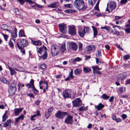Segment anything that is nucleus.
Here are the masks:
<instances>
[{"instance_id": "obj_38", "label": "nucleus", "mask_w": 130, "mask_h": 130, "mask_svg": "<svg viewBox=\"0 0 130 130\" xmlns=\"http://www.w3.org/2000/svg\"><path fill=\"white\" fill-rule=\"evenodd\" d=\"M47 65L45 63L41 64L40 66V68L42 69H44L46 68Z\"/></svg>"}, {"instance_id": "obj_44", "label": "nucleus", "mask_w": 130, "mask_h": 130, "mask_svg": "<svg viewBox=\"0 0 130 130\" xmlns=\"http://www.w3.org/2000/svg\"><path fill=\"white\" fill-rule=\"evenodd\" d=\"M18 71L20 72H24L25 69L22 67L18 66Z\"/></svg>"}, {"instance_id": "obj_63", "label": "nucleus", "mask_w": 130, "mask_h": 130, "mask_svg": "<svg viewBox=\"0 0 130 130\" xmlns=\"http://www.w3.org/2000/svg\"><path fill=\"white\" fill-rule=\"evenodd\" d=\"M10 72V74L11 75H13L14 74H16L17 73L16 72L12 70V69Z\"/></svg>"}, {"instance_id": "obj_50", "label": "nucleus", "mask_w": 130, "mask_h": 130, "mask_svg": "<svg viewBox=\"0 0 130 130\" xmlns=\"http://www.w3.org/2000/svg\"><path fill=\"white\" fill-rule=\"evenodd\" d=\"M27 95L30 98H35L33 94L31 93H27Z\"/></svg>"}, {"instance_id": "obj_18", "label": "nucleus", "mask_w": 130, "mask_h": 130, "mask_svg": "<svg viewBox=\"0 0 130 130\" xmlns=\"http://www.w3.org/2000/svg\"><path fill=\"white\" fill-rule=\"evenodd\" d=\"M73 106L74 107H79V106H82V103L78 102L76 101L73 100L72 102Z\"/></svg>"}, {"instance_id": "obj_6", "label": "nucleus", "mask_w": 130, "mask_h": 130, "mask_svg": "<svg viewBox=\"0 0 130 130\" xmlns=\"http://www.w3.org/2000/svg\"><path fill=\"white\" fill-rule=\"evenodd\" d=\"M95 49V47L94 45H90L85 48V53L89 54L92 51H94Z\"/></svg>"}, {"instance_id": "obj_53", "label": "nucleus", "mask_w": 130, "mask_h": 130, "mask_svg": "<svg viewBox=\"0 0 130 130\" xmlns=\"http://www.w3.org/2000/svg\"><path fill=\"white\" fill-rule=\"evenodd\" d=\"M127 1V0H121L120 2V3L121 4H124L126 3Z\"/></svg>"}, {"instance_id": "obj_59", "label": "nucleus", "mask_w": 130, "mask_h": 130, "mask_svg": "<svg viewBox=\"0 0 130 130\" xmlns=\"http://www.w3.org/2000/svg\"><path fill=\"white\" fill-rule=\"evenodd\" d=\"M125 84L126 85H127L128 84L130 85V79H127L125 81Z\"/></svg>"}, {"instance_id": "obj_10", "label": "nucleus", "mask_w": 130, "mask_h": 130, "mask_svg": "<svg viewBox=\"0 0 130 130\" xmlns=\"http://www.w3.org/2000/svg\"><path fill=\"white\" fill-rule=\"evenodd\" d=\"M59 5V3L58 2H53L51 3L49 5H47V6L48 7L51 8H57Z\"/></svg>"}, {"instance_id": "obj_42", "label": "nucleus", "mask_w": 130, "mask_h": 130, "mask_svg": "<svg viewBox=\"0 0 130 130\" xmlns=\"http://www.w3.org/2000/svg\"><path fill=\"white\" fill-rule=\"evenodd\" d=\"M19 2L21 5H23L24 3L26 2V3L27 0H17Z\"/></svg>"}, {"instance_id": "obj_55", "label": "nucleus", "mask_w": 130, "mask_h": 130, "mask_svg": "<svg viewBox=\"0 0 130 130\" xmlns=\"http://www.w3.org/2000/svg\"><path fill=\"white\" fill-rule=\"evenodd\" d=\"M19 50H20V52L22 53L23 54H25V49L24 48L21 47V49H20Z\"/></svg>"}, {"instance_id": "obj_19", "label": "nucleus", "mask_w": 130, "mask_h": 130, "mask_svg": "<svg viewBox=\"0 0 130 130\" xmlns=\"http://www.w3.org/2000/svg\"><path fill=\"white\" fill-rule=\"evenodd\" d=\"M83 71L85 73H87L91 71V69L88 67H84L83 68Z\"/></svg>"}, {"instance_id": "obj_32", "label": "nucleus", "mask_w": 130, "mask_h": 130, "mask_svg": "<svg viewBox=\"0 0 130 130\" xmlns=\"http://www.w3.org/2000/svg\"><path fill=\"white\" fill-rule=\"evenodd\" d=\"M114 3H116V2L115 1H110V2L109 4V8H112L114 7L115 5V4Z\"/></svg>"}, {"instance_id": "obj_22", "label": "nucleus", "mask_w": 130, "mask_h": 130, "mask_svg": "<svg viewBox=\"0 0 130 130\" xmlns=\"http://www.w3.org/2000/svg\"><path fill=\"white\" fill-rule=\"evenodd\" d=\"M82 71V70L79 68H76L74 71V74L75 75L80 74Z\"/></svg>"}, {"instance_id": "obj_60", "label": "nucleus", "mask_w": 130, "mask_h": 130, "mask_svg": "<svg viewBox=\"0 0 130 130\" xmlns=\"http://www.w3.org/2000/svg\"><path fill=\"white\" fill-rule=\"evenodd\" d=\"M16 11V14H17L18 15H21V13L19 12V9L18 8L15 9Z\"/></svg>"}, {"instance_id": "obj_30", "label": "nucleus", "mask_w": 130, "mask_h": 130, "mask_svg": "<svg viewBox=\"0 0 130 130\" xmlns=\"http://www.w3.org/2000/svg\"><path fill=\"white\" fill-rule=\"evenodd\" d=\"M111 28L110 26H105L104 27H101V28L106 30L107 31L109 32L110 31V29Z\"/></svg>"}, {"instance_id": "obj_12", "label": "nucleus", "mask_w": 130, "mask_h": 130, "mask_svg": "<svg viewBox=\"0 0 130 130\" xmlns=\"http://www.w3.org/2000/svg\"><path fill=\"white\" fill-rule=\"evenodd\" d=\"M23 109V107L15 108L13 110V112L15 116H19V114L22 111Z\"/></svg>"}, {"instance_id": "obj_48", "label": "nucleus", "mask_w": 130, "mask_h": 130, "mask_svg": "<svg viewBox=\"0 0 130 130\" xmlns=\"http://www.w3.org/2000/svg\"><path fill=\"white\" fill-rule=\"evenodd\" d=\"M51 113L48 112H46L45 113V116L46 118V119H47L50 116Z\"/></svg>"}, {"instance_id": "obj_37", "label": "nucleus", "mask_w": 130, "mask_h": 130, "mask_svg": "<svg viewBox=\"0 0 130 130\" xmlns=\"http://www.w3.org/2000/svg\"><path fill=\"white\" fill-rule=\"evenodd\" d=\"M130 58V56L129 54H126L124 55L123 56V60L124 61H126L127 59H129Z\"/></svg>"}, {"instance_id": "obj_61", "label": "nucleus", "mask_w": 130, "mask_h": 130, "mask_svg": "<svg viewBox=\"0 0 130 130\" xmlns=\"http://www.w3.org/2000/svg\"><path fill=\"white\" fill-rule=\"evenodd\" d=\"M113 34L117 36H119L120 35V32L117 31H115Z\"/></svg>"}, {"instance_id": "obj_5", "label": "nucleus", "mask_w": 130, "mask_h": 130, "mask_svg": "<svg viewBox=\"0 0 130 130\" xmlns=\"http://www.w3.org/2000/svg\"><path fill=\"white\" fill-rule=\"evenodd\" d=\"M59 30L62 34H66L67 32L66 25L65 23H62L58 25Z\"/></svg>"}, {"instance_id": "obj_33", "label": "nucleus", "mask_w": 130, "mask_h": 130, "mask_svg": "<svg viewBox=\"0 0 130 130\" xmlns=\"http://www.w3.org/2000/svg\"><path fill=\"white\" fill-rule=\"evenodd\" d=\"M0 80L3 83L5 84H7V82L6 78L4 77H2L0 78Z\"/></svg>"}, {"instance_id": "obj_16", "label": "nucleus", "mask_w": 130, "mask_h": 130, "mask_svg": "<svg viewBox=\"0 0 130 130\" xmlns=\"http://www.w3.org/2000/svg\"><path fill=\"white\" fill-rule=\"evenodd\" d=\"M105 105L102 104V103H99L98 105H95V107L96 108L98 111L100 110L104 107Z\"/></svg>"}, {"instance_id": "obj_23", "label": "nucleus", "mask_w": 130, "mask_h": 130, "mask_svg": "<svg viewBox=\"0 0 130 130\" xmlns=\"http://www.w3.org/2000/svg\"><path fill=\"white\" fill-rule=\"evenodd\" d=\"M30 6L32 8H34L36 7L38 8L42 9L43 7V6L40 5L36 3L34 5H32L31 4H30Z\"/></svg>"}, {"instance_id": "obj_49", "label": "nucleus", "mask_w": 130, "mask_h": 130, "mask_svg": "<svg viewBox=\"0 0 130 130\" xmlns=\"http://www.w3.org/2000/svg\"><path fill=\"white\" fill-rule=\"evenodd\" d=\"M36 45L38 46L39 45H42V43L41 41L40 40H38L36 41Z\"/></svg>"}, {"instance_id": "obj_8", "label": "nucleus", "mask_w": 130, "mask_h": 130, "mask_svg": "<svg viewBox=\"0 0 130 130\" xmlns=\"http://www.w3.org/2000/svg\"><path fill=\"white\" fill-rule=\"evenodd\" d=\"M68 33L72 36H76V31L75 28L73 27H71L69 26Z\"/></svg>"}, {"instance_id": "obj_25", "label": "nucleus", "mask_w": 130, "mask_h": 130, "mask_svg": "<svg viewBox=\"0 0 130 130\" xmlns=\"http://www.w3.org/2000/svg\"><path fill=\"white\" fill-rule=\"evenodd\" d=\"M14 35L13 34V33L11 34V36L12 38L14 39L17 36V29L16 27L14 28Z\"/></svg>"}, {"instance_id": "obj_26", "label": "nucleus", "mask_w": 130, "mask_h": 130, "mask_svg": "<svg viewBox=\"0 0 130 130\" xmlns=\"http://www.w3.org/2000/svg\"><path fill=\"white\" fill-rule=\"evenodd\" d=\"M9 27V26L5 24H3L1 25V28L3 30H5V29H7V28H8Z\"/></svg>"}, {"instance_id": "obj_57", "label": "nucleus", "mask_w": 130, "mask_h": 130, "mask_svg": "<svg viewBox=\"0 0 130 130\" xmlns=\"http://www.w3.org/2000/svg\"><path fill=\"white\" fill-rule=\"evenodd\" d=\"M126 32L127 33H130V28H126L124 29Z\"/></svg>"}, {"instance_id": "obj_64", "label": "nucleus", "mask_w": 130, "mask_h": 130, "mask_svg": "<svg viewBox=\"0 0 130 130\" xmlns=\"http://www.w3.org/2000/svg\"><path fill=\"white\" fill-rule=\"evenodd\" d=\"M114 99V96H112L110 98L109 100V101L110 102H112L113 101Z\"/></svg>"}, {"instance_id": "obj_11", "label": "nucleus", "mask_w": 130, "mask_h": 130, "mask_svg": "<svg viewBox=\"0 0 130 130\" xmlns=\"http://www.w3.org/2000/svg\"><path fill=\"white\" fill-rule=\"evenodd\" d=\"M17 83L15 82H13L10 85L9 87L8 90L9 89L11 91H12L14 89H15V91H16L17 89L16 88ZM8 92L9 93V91L8 90Z\"/></svg>"}, {"instance_id": "obj_14", "label": "nucleus", "mask_w": 130, "mask_h": 130, "mask_svg": "<svg viewBox=\"0 0 130 130\" xmlns=\"http://www.w3.org/2000/svg\"><path fill=\"white\" fill-rule=\"evenodd\" d=\"M24 118V116L23 114H21L20 116L17 118H15V122H14V124H17L18 123L20 122V120H23Z\"/></svg>"}, {"instance_id": "obj_51", "label": "nucleus", "mask_w": 130, "mask_h": 130, "mask_svg": "<svg viewBox=\"0 0 130 130\" xmlns=\"http://www.w3.org/2000/svg\"><path fill=\"white\" fill-rule=\"evenodd\" d=\"M114 16L115 17L114 20H113V21H116L117 20H118L121 19L122 17H120L118 16Z\"/></svg>"}, {"instance_id": "obj_28", "label": "nucleus", "mask_w": 130, "mask_h": 130, "mask_svg": "<svg viewBox=\"0 0 130 130\" xmlns=\"http://www.w3.org/2000/svg\"><path fill=\"white\" fill-rule=\"evenodd\" d=\"M110 98V96L107 95L106 93L103 94L101 96V98L104 100H107Z\"/></svg>"}, {"instance_id": "obj_62", "label": "nucleus", "mask_w": 130, "mask_h": 130, "mask_svg": "<svg viewBox=\"0 0 130 130\" xmlns=\"http://www.w3.org/2000/svg\"><path fill=\"white\" fill-rule=\"evenodd\" d=\"M54 108L53 107H50L48 109V112L51 113V112L53 110Z\"/></svg>"}, {"instance_id": "obj_13", "label": "nucleus", "mask_w": 130, "mask_h": 130, "mask_svg": "<svg viewBox=\"0 0 130 130\" xmlns=\"http://www.w3.org/2000/svg\"><path fill=\"white\" fill-rule=\"evenodd\" d=\"M34 80L33 79H31L29 83L28 84H25L26 86L28 89L31 88L35 86L34 85Z\"/></svg>"}, {"instance_id": "obj_20", "label": "nucleus", "mask_w": 130, "mask_h": 130, "mask_svg": "<svg viewBox=\"0 0 130 130\" xmlns=\"http://www.w3.org/2000/svg\"><path fill=\"white\" fill-rule=\"evenodd\" d=\"M30 88H32V92L35 95H38L39 94V91L36 88L35 86Z\"/></svg>"}, {"instance_id": "obj_21", "label": "nucleus", "mask_w": 130, "mask_h": 130, "mask_svg": "<svg viewBox=\"0 0 130 130\" xmlns=\"http://www.w3.org/2000/svg\"><path fill=\"white\" fill-rule=\"evenodd\" d=\"M25 32L24 31L22 30H20L19 32V37H26V36L24 34Z\"/></svg>"}, {"instance_id": "obj_54", "label": "nucleus", "mask_w": 130, "mask_h": 130, "mask_svg": "<svg viewBox=\"0 0 130 130\" xmlns=\"http://www.w3.org/2000/svg\"><path fill=\"white\" fill-rule=\"evenodd\" d=\"M116 82L115 84L117 86H119L120 85V84L119 83L120 82H121V80H120L119 79H118V78H117L116 79Z\"/></svg>"}, {"instance_id": "obj_43", "label": "nucleus", "mask_w": 130, "mask_h": 130, "mask_svg": "<svg viewBox=\"0 0 130 130\" xmlns=\"http://www.w3.org/2000/svg\"><path fill=\"white\" fill-rule=\"evenodd\" d=\"M83 45V44L79 42L78 49L79 51H82V50Z\"/></svg>"}, {"instance_id": "obj_7", "label": "nucleus", "mask_w": 130, "mask_h": 130, "mask_svg": "<svg viewBox=\"0 0 130 130\" xmlns=\"http://www.w3.org/2000/svg\"><path fill=\"white\" fill-rule=\"evenodd\" d=\"M67 116L64 120V122L67 124H69L70 125H72L74 122L73 117L70 116L69 114H67Z\"/></svg>"}, {"instance_id": "obj_29", "label": "nucleus", "mask_w": 130, "mask_h": 130, "mask_svg": "<svg viewBox=\"0 0 130 130\" xmlns=\"http://www.w3.org/2000/svg\"><path fill=\"white\" fill-rule=\"evenodd\" d=\"M61 51V52H64L66 50V44L65 43H63L61 46L60 48Z\"/></svg>"}, {"instance_id": "obj_52", "label": "nucleus", "mask_w": 130, "mask_h": 130, "mask_svg": "<svg viewBox=\"0 0 130 130\" xmlns=\"http://www.w3.org/2000/svg\"><path fill=\"white\" fill-rule=\"evenodd\" d=\"M74 100V101H76V102L81 103H82V101L79 98H76Z\"/></svg>"}, {"instance_id": "obj_39", "label": "nucleus", "mask_w": 130, "mask_h": 130, "mask_svg": "<svg viewBox=\"0 0 130 130\" xmlns=\"http://www.w3.org/2000/svg\"><path fill=\"white\" fill-rule=\"evenodd\" d=\"M96 56L97 57L99 58V56H101L102 54L101 53V49H99L98 51V53L96 54Z\"/></svg>"}, {"instance_id": "obj_31", "label": "nucleus", "mask_w": 130, "mask_h": 130, "mask_svg": "<svg viewBox=\"0 0 130 130\" xmlns=\"http://www.w3.org/2000/svg\"><path fill=\"white\" fill-rule=\"evenodd\" d=\"M82 58L80 57H77L73 60L72 63L74 64L75 63V62L81 61L82 60Z\"/></svg>"}, {"instance_id": "obj_40", "label": "nucleus", "mask_w": 130, "mask_h": 130, "mask_svg": "<svg viewBox=\"0 0 130 130\" xmlns=\"http://www.w3.org/2000/svg\"><path fill=\"white\" fill-rule=\"evenodd\" d=\"M78 32L79 35L80 37L83 38V37H84L85 34H84V33H83L82 31L81 32L79 29L78 30Z\"/></svg>"}, {"instance_id": "obj_36", "label": "nucleus", "mask_w": 130, "mask_h": 130, "mask_svg": "<svg viewBox=\"0 0 130 130\" xmlns=\"http://www.w3.org/2000/svg\"><path fill=\"white\" fill-rule=\"evenodd\" d=\"M8 117V116L7 115H5L4 114L2 117V121L3 122H5L6 121V119L7 117Z\"/></svg>"}, {"instance_id": "obj_58", "label": "nucleus", "mask_w": 130, "mask_h": 130, "mask_svg": "<svg viewBox=\"0 0 130 130\" xmlns=\"http://www.w3.org/2000/svg\"><path fill=\"white\" fill-rule=\"evenodd\" d=\"M122 118L123 119V120H124L127 117V115L125 114H123L121 116Z\"/></svg>"}, {"instance_id": "obj_17", "label": "nucleus", "mask_w": 130, "mask_h": 130, "mask_svg": "<svg viewBox=\"0 0 130 130\" xmlns=\"http://www.w3.org/2000/svg\"><path fill=\"white\" fill-rule=\"evenodd\" d=\"M92 27L93 32V38H96L97 36L98 35V31L96 29L94 26H92Z\"/></svg>"}, {"instance_id": "obj_9", "label": "nucleus", "mask_w": 130, "mask_h": 130, "mask_svg": "<svg viewBox=\"0 0 130 130\" xmlns=\"http://www.w3.org/2000/svg\"><path fill=\"white\" fill-rule=\"evenodd\" d=\"M126 76V73L125 72H123L118 75L117 78L122 82L125 78Z\"/></svg>"}, {"instance_id": "obj_45", "label": "nucleus", "mask_w": 130, "mask_h": 130, "mask_svg": "<svg viewBox=\"0 0 130 130\" xmlns=\"http://www.w3.org/2000/svg\"><path fill=\"white\" fill-rule=\"evenodd\" d=\"M39 50L37 51V52L38 53H39L40 54H41L43 50V47H41L39 48Z\"/></svg>"}, {"instance_id": "obj_15", "label": "nucleus", "mask_w": 130, "mask_h": 130, "mask_svg": "<svg viewBox=\"0 0 130 130\" xmlns=\"http://www.w3.org/2000/svg\"><path fill=\"white\" fill-rule=\"evenodd\" d=\"M13 123V122L11 120L9 119L7 120L6 122H4V125L3 126V127H7L8 126H11V124H10L11 122Z\"/></svg>"}, {"instance_id": "obj_35", "label": "nucleus", "mask_w": 130, "mask_h": 130, "mask_svg": "<svg viewBox=\"0 0 130 130\" xmlns=\"http://www.w3.org/2000/svg\"><path fill=\"white\" fill-rule=\"evenodd\" d=\"M100 0H98V2L95 5L94 7V9L95 10H99V4Z\"/></svg>"}, {"instance_id": "obj_56", "label": "nucleus", "mask_w": 130, "mask_h": 130, "mask_svg": "<svg viewBox=\"0 0 130 130\" xmlns=\"http://www.w3.org/2000/svg\"><path fill=\"white\" fill-rule=\"evenodd\" d=\"M105 14L103 13H98L96 15V16L97 17H99L100 16L103 17V16H105Z\"/></svg>"}, {"instance_id": "obj_34", "label": "nucleus", "mask_w": 130, "mask_h": 130, "mask_svg": "<svg viewBox=\"0 0 130 130\" xmlns=\"http://www.w3.org/2000/svg\"><path fill=\"white\" fill-rule=\"evenodd\" d=\"M98 66H93L91 67L93 69V73L94 74V76L95 75V72L96 71H97L98 69Z\"/></svg>"}, {"instance_id": "obj_47", "label": "nucleus", "mask_w": 130, "mask_h": 130, "mask_svg": "<svg viewBox=\"0 0 130 130\" xmlns=\"http://www.w3.org/2000/svg\"><path fill=\"white\" fill-rule=\"evenodd\" d=\"M64 12L66 13H72V9H67L64 10Z\"/></svg>"}, {"instance_id": "obj_3", "label": "nucleus", "mask_w": 130, "mask_h": 130, "mask_svg": "<svg viewBox=\"0 0 130 130\" xmlns=\"http://www.w3.org/2000/svg\"><path fill=\"white\" fill-rule=\"evenodd\" d=\"M71 89H66L63 91L62 92V96L64 99L67 98H71Z\"/></svg>"}, {"instance_id": "obj_4", "label": "nucleus", "mask_w": 130, "mask_h": 130, "mask_svg": "<svg viewBox=\"0 0 130 130\" xmlns=\"http://www.w3.org/2000/svg\"><path fill=\"white\" fill-rule=\"evenodd\" d=\"M67 114L68 113L66 112L59 110L55 114V116L57 118L62 119H63L64 116H66Z\"/></svg>"}, {"instance_id": "obj_2", "label": "nucleus", "mask_w": 130, "mask_h": 130, "mask_svg": "<svg viewBox=\"0 0 130 130\" xmlns=\"http://www.w3.org/2000/svg\"><path fill=\"white\" fill-rule=\"evenodd\" d=\"M77 45L76 43L73 42H70L69 45H67V48L68 51L71 50L76 51L77 49Z\"/></svg>"}, {"instance_id": "obj_1", "label": "nucleus", "mask_w": 130, "mask_h": 130, "mask_svg": "<svg viewBox=\"0 0 130 130\" xmlns=\"http://www.w3.org/2000/svg\"><path fill=\"white\" fill-rule=\"evenodd\" d=\"M74 5L79 11H84L88 8L87 6H85L83 0H75L74 2Z\"/></svg>"}, {"instance_id": "obj_27", "label": "nucleus", "mask_w": 130, "mask_h": 130, "mask_svg": "<svg viewBox=\"0 0 130 130\" xmlns=\"http://www.w3.org/2000/svg\"><path fill=\"white\" fill-rule=\"evenodd\" d=\"M61 51V49L60 48H59V49L57 50V52L55 53V52H54V53L52 51V50H51V53L52 54V55L53 56H55L58 55V54L60 53V51Z\"/></svg>"}, {"instance_id": "obj_46", "label": "nucleus", "mask_w": 130, "mask_h": 130, "mask_svg": "<svg viewBox=\"0 0 130 130\" xmlns=\"http://www.w3.org/2000/svg\"><path fill=\"white\" fill-rule=\"evenodd\" d=\"M71 6L72 5V4H65L63 6H64L65 7H67L69 8H72V6L71 7Z\"/></svg>"}, {"instance_id": "obj_41", "label": "nucleus", "mask_w": 130, "mask_h": 130, "mask_svg": "<svg viewBox=\"0 0 130 130\" xmlns=\"http://www.w3.org/2000/svg\"><path fill=\"white\" fill-rule=\"evenodd\" d=\"M9 45L10 48L14 47V44L13 42L11 40V39L9 41L8 43Z\"/></svg>"}, {"instance_id": "obj_24", "label": "nucleus", "mask_w": 130, "mask_h": 130, "mask_svg": "<svg viewBox=\"0 0 130 130\" xmlns=\"http://www.w3.org/2000/svg\"><path fill=\"white\" fill-rule=\"evenodd\" d=\"M48 56V54L46 51H45L44 54L42 55V59L43 60L46 59Z\"/></svg>"}]
</instances>
